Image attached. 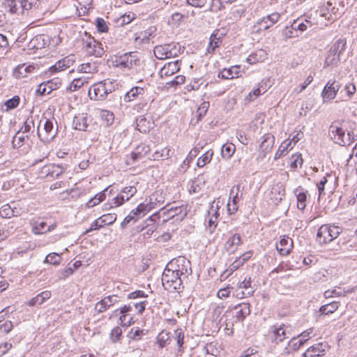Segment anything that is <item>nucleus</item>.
Returning <instances> with one entry per match:
<instances>
[{"label":"nucleus","instance_id":"c85d7f7f","mask_svg":"<svg viewBox=\"0 0 357 357\" xmlns=\"http://www.w3.org/2000/svg\"><path fill=\"white\" fill-rule=\"evenodd\" d=\"M137 129L142 133H146L150 130V129L152 128L153 123L147 121L146 118L144 116H139L137 121Z\"/></svg>","mask_w":357,"mask_h":357},{"label":"nucleus","instance_id":"a18cd8bd","mask_svg":"<svg viewBox=\"0 0 357 357\" xmlns=\"http://www.w3.org/2000/svg\"><path fill=\"white\" fill-rule=\"evenodd\" d=\"M169 46V56L176 57L178 56L184 49L181 50V47L178 43H168Z\"/></svg>","mask_w":357,"mask_h":357},{"label":"nucleus","instance_id":"9b49d317","mask_svg":"<svg viewBox=\"0 0 357 357\" xmlns=\"http://www.w3.org/2000/svg\"><path fill=\"white\" fill-rule=\"evenodd\" d=\"M146 206H144V204H140L138 205L136 209L132 210L129 215H128L123 222L121 224L122 228H125L128 224L130 223L131 220H134L135 222L137 220L138 218L145 215L147 212V209H146Z\"/></svg>","mask_w":357,"mask_h":357},{"label":"nucleus","instance_id":"69168bd1","mask_svg":"<svg viewBox=\"0 0 357 357\" xmlns=\"http://www.w3.org/2000/svg\"><path fill=\"white\" fill-rule=\"evenodd\" d=\"M340 59V58L338 56L333 54L328 50V54L326 57L325 64L327 66L335 65Z\"/></svg>","mask_w":357,"mask_h":357},{"label":"nucleus","instance_id":"ea45409f","mask_svg":"<svg viewBox=\"0 0 357 357\" xmlns=\"http://www.w3.org/2000/svg\"><path fill=\"white\" fill-rule=\"evenodd\" d=\"M78 70L84 73H93L98 71V66L95 63H85L79 66Z\"/></svg>","mask_w":357,"mask_h":357},{"label":"nucleus","instance_id":"79ce46f5","mask_svg":"<svg viewBox=\"0 0 357 357\" xmlns=\"http://www.w3.org/2000/svg\"><path fill=\"white\" fill-rule=\"evenodd\" d=\"M148 151L149 148L147 146H138L136 150L131 153V159L132 162L142 158Z\"/></svg>","mask_w":357,"mask_h":357},{"label":"nucleus","instance_id":"dca6fc26","mask_svg":"<svg viewBox=\"0 0 357 357\" xmlns=\"http://www.w3.org/2000/svg\"><path fill=\"white\" fill-rule=\"evenodd\" d=\"M293 247V241L288 236H282L279 241L276 243V249L281 255H288Z\"/></svg>","mask_w":357,"mask_h":357},{"label":"nucleus","instance_id":"f257e3e1","mask_svg":"<svg viewBox=\"0 0 357 357\" xmlns=\"http://www.w3.org/2000/svg\"><path fill=\"white\" fill-rule=\"evenodd\" d=\"M162 284L166 290L178 292L188 284V280L165 267L162 275Z\"/></svg>","mask_w":357,"mask_h":357},{"label":"nucleus","instance_id":"c9c22d12","mask_svg":"<svg viewBox=\"0 0 357 357\" xmlns=\"http://www.w3.org/2000/svg\"><path fill=\"white\" fill-rule=\"evenodd\" d=\"M307 341V339H299L298 337H293L288 343L286 348L287 353L296 351Z\"/></svg>","mask_w":357,"mask_h":357},{"label":"nucleus","instance_id":"de8ad7c7","mask_svg":"<svg viewBox=\"0 0 357 357\" xmlns=\"http://www.w3.org/2000/svg\"><path fill=\"white\" fill-rule=\"evenodd\" d=\"M220 43L221 40L219 38H217L215 35H211L207 48L208 52L209 54H213L215 49L220 46Z\"/></svg>","mask_w":357,"mask_h":357},{"label":"nucleus","instance_id":"5701e85b","mask_svg":"<svg viewBox=\"0 0 357 357\" xmlns=\"http://www.w3.org/2000/svg\"><path fill=\"white\" fill-rule=\"evenodd\" d=\"M52 296V293L50 291H44L40 294H38L36 296L31 298L28 305L29 306H38L45 303L47 300L50 299Z\"/></svg>","mask_w":357,"mask_h":357},{"label":"nucleus","instance_id":"2eb2a0df","mask_svg":"<svg viewBox=\"0 0 357 357\" xmlns=\"http://www.w3.org/2000/svg\"><path fill=\"white\" fill-rule=\"evenodd\" d=\"M5 6L12 14H23L25 10H29L23 0H7Z\"/></svg>","mask_w":357,"mask_h":357},{"label":"nucleus","instance_id":"bf43d9fd","mask_svg":"<svg viewBox=\"0 0 357 357\" xmlns=\"http://www.w3.org/2000/svg\"><path fill=\"white\" fill-rule=\"evenodd\" d=\"M29 136L28 135H26V136H24V135H20V131H19L15 135V137H13V145L15 148L16 147H20L26 138H28Z\"/></svg>","mask_w":357,"mask_h":357},{"label":"nucleus","instance_id":"423d86ee","mask_svg":"<svg viewBox=\"0 0 357 357\" xmlns=\"http://www.w3.org/2000/svg\"><path fill=\"white\" fill-rule=\"evenodd\" d=\"M340 233V229L334 225H324L318 230L317 238L319 243H327L336 238Z\"/></svg>","mask_w":357,"mask_h":357},{"label":"nucleus","instance_id":"cd10ccee","mask_svg":"<svg viewBox=\"0 0 357 357\" xmlns=\"http://www.w3.org/2000/svg\"><path fill=\"white\" fill-rule=\"evenodd\" d=\"M280 15L278 13H273L266 17L262 18L257 22L258 25H262L263 23H269V24L264 25V29H268L270 26L275 24L280 19Z\"/></svg>","mask_w":357,"mask_h":357},{"label":"nucleus","instance_id":"aec40b11","mask_svg":"<svg viewBox=\"0 0 357 357\" xmlns=\"http://www.w3.org/2000/svg\"><path fill=\"white\" fill-rule=\"evenodd\" d=\"M262 139L259 148L265 155L272 150L275 142V137L271 133H267L262 137Z\"/></svg>","mask_w":357,"mask_h":357},{"label":"nucleus","instance_id":"774afa93","mask_svg":"<svg viewBox=\"0 0 357 357\" xmlns=\"http://www.w3.org/2000/svg\"><path fill=\"white\" fill-rule=\"evenodd\" d=\"M34 128V121L32 117L28 118L24 122V126L21 128V131L23 134L29 133L31 129Z\"/></svg>","mask_w":357,"mask_h":357},{"label":"nucleus","instance_id":"39448f33","mask_svg":"<svg viewBox=\"0 0 357 357\" xmlns=\"http://www.w3.org/2000/svg\"><path fill=\"white\" fill-rule=\"evenodd\" d=\"M43 122L44 133H40L38 130V135L41 141L44 142H50L57 135L58 126L56 121L52 118V119L43 117L40 121V123Z\"/></svg>","mask_w":357,"mask_h":357},{"label":"nucleus","instance_id":"3c124183","mask_svg":"<svg viewBox=\"0 0 357 357\" xmlns=\"http://www.w3.org/2000/svg\"><path fill=\"white\" fill-rule=\"evenodd\" d=\"M45 86L47 88V94H50L52 91L57 89L61 85V80L59 78H54L47 82H45Z\"/></svg>","mask_w":357,"mask_h":357},{"label":"nucleus","instance_id":"e433bc0d","mask_svg":"<svg viewBox=\"0 0 357 357\" xmlns=\"http://www.w3.org/2000/svg\"><path fill=\"white\" fill-rule=\"evenodd\" d=\"M167 213L171 215V217L179 215L181 217V220H182L187 215V209L183 205L172 206L167 210Z\"/></svg>","mask_w":357,"mask_h":357},{"label":"nucleus","instance_id":"a19ab883","mask_svg":"<svg viewBox=\"0 0 357 357\" xmlns=\"http://www.w3.org/2000/svg\"><path fill=\"white\" fill-rule=\"evenodd\" d=\"M169 333L166 331L160 332L157 337V344L160 348L165 347L169 341Z\"/></svg>","mask_w":357,"mask_h":357},{"label":"nucleus","instance_id":"2f4dec72","mask_svg":"<svg viewBox=\"0 0 357 357\" xmlns=\"http://www.w3.org/2000/svg\"><path fill=\"white\" fill-rule=\"evenodd\" d=\"M44 169H46L47 176L52 178H58L64 172L63 167L60 165H55L45 166Z\"/></svg>","mask_w":357,"mask_h":357},{"label":"nucleus","instance_id":"6e6552de","mask_svg":"<svg viewBox=\"0 0 357 357\" xmlns=\"http://www.w3.org/2000/svg\"><path fill=\"white\" fill-rule=\"evenodd\" d=\"M251 283V278L238 281L236 287H231L233 296L239 299L251 296L255 291V288Z\"/></svg>","mask_w":357,"mask_h":357},{"label":"nucleus","instance_id":"f8f14e48","mask_svg":"<svg viewBox=\"0 0 357 357\" xmlns=\"http://www.w3.org/2000/svg\"><path fill=\"white\" fill-rule=\"evenodd\" d=\"M328 349L326 342H319L309 347L303 354L304 357H318L324 356Z\"/></svg>","mask_w":357,"mask_h":357},{"label":"nucleus","instance_id":"09e8293b","mask_svg":"<svg viewBox=\"0 0 357 357\" xmlns=\"http://www.w3.org/2000/svg\"><path fill=\"white\" fill-rule=\"evenodd\" d=\"M14 210L9 204H5L0 208V216L3 218H10L15 216Z\"/></svg>","mask_w":357,"mask_h":357},{"label":"nucleus","instance_id":"7ed1b4c3","mask_svg":"<svg viewBox=\"0 0 357 357\" xmlns=\"http://www.w3.org/2000/svg\"><path fill=\"white\" fill-rule=\"evenodd\" d=\"M338 123H333L329 128V135L335 143L340 146H350L355 141L353 132L345 130L338 125Z\"/></svg>","mask_w":357,"mask_h":357},{"label":"nucleus","instance_id":"c03bdc74","mask_svg":"<svg viewBox=\"0 0 357 357\" xmlns=\"http://www.w3.org/2000/svg\"><path fill=\"white\" fill-rule=\"evenodd\" d=\"M306 23L301 21L300 19H297L293 22L291 25V29L294 31L299 30L301 31H304L307 29V24L311 26V22L310 21L305 20Z\"/></svg>","mask_w":357,"mask_h":357},{"label":"nucleus","instance_id":"603ef678","mask_svg":"<svg viewBox=\"0 0 357 357\" xmlns=\"http://www.w3.org/2000/svg\"><path fill=\"white\" fill-rule=\"evenodd\" d=\"M151 36L152 31L151 29H148L143 32H140L139 36L135 37V41L139 40L142 43H149Z\"/></svg>","mask_w":357,"mask_h":357},{"label":"nucleus","instance_id":"8fccbe9b","mask_svg":"<svg viewBox=\"0 0 357 357\" xmlns=\"http://www.w3.org/2000/svg\"><path fill=\"white\" fill-rule=\"evenodd\" d=\"M171 149L167 147L162 149L160 151H156L153 154L154 160L167 159L171 156Z\"/></svg>","mask_w":357,"mask_h":357},{"label":"nucleus","instance_id":"338daca9","mask_svg":"<svg viewBox=\"0 0 357 357\" xmlns=\"http://www.w3.org/2000/svg\"><path fill=\"white\" fill-rule=\"evenodd\" d=\"M185 77L183 75H179L176 76L172 80L167 82L166 85L167 86H177L184 83Z\"/></svg>","mask_w":357,"mask_h":357},{"label":"nucleus","instance_id":"e2e57ef3","mask_svg":"<svg viewBox=\"0 0 357 357\" xmlns=\"http://www.w3.org/2000/svg\"><path fill=\"white\" fill-rule=\"evenodd\" d=\"M132 323H134V321L133 316L132 314H128L127 315H120L119 324L122 326H128Z\"/></svg>","mask_w":357,"mask_h":357},{"label":"nucleus","instance_id":"ddd939ff","mask_svg":"<svg viewBox=\"0 0 357 357\" xmlns=\"http://www.w3.org/2000/svg\"><path fill=\"white\" fill-rule=\"evenodd\" d=\"M118 302L119 296L116 295L106 296L96 304L95 310L98 313H102Z\"/></svg>","mask_w":357,"mask_h":357},{"label":"nucleus","instance_id":"1a4fd4ad","mask_svg":"<svg viewBox=\"0 0 357 357\" xmlns=\"http://www.w3.org/2000/svg\"><path fill=\"white\" fill-rule=\"evenodd\" d=\"M85 50L88 54L96 57H101L105 52L102 45L90 36L86 41Z\"/></svg>","mask_w":357,"mask_h":357},{"label":"nucleus","instance_id":"4c0bfd02","mask_svg":"<svg viewBox=\"0 0 357 357\" xmlns=\"http://www.w3.org/2000/svg\"><path fill=\"white\" fill-rule=\"evenodd\" d=\"M338 307L339 302L337 301H333L328 304L324 305L319 308L320 316L332 314L338 309Z\"/></svg>","mask_w":357,"mask_h":357},{"label":"nucleus","instance_id":"680f3d73","mask_svg":"<svg viewBox=\"0 0 357 357\" xmlns=\"http://www.w3.org/2000/svg\"><path fill=\"white\" fill-rule=\"evenodd\" d=\"M100 219L101 223L105 225H112L116 220V215L115 214H105L99 218Z\"/></svg>","mask_w":357,"mask_h":357},{"label":"nucleus","instance_id":"4468645a","mask_svg":"<svg viewBox=\"0 0 357 357\" xmlns=\"http://www.w3.org/2000/svg\"><path fill=\"white\" fill-rule=\"evenodd\" d=\"M340 88V84L335 80H329L326 84L323 91V98H327L328 100H333L335 98L337 92Z\"/></svg>","mask_w":357,"mask_h":357},{"label":"nucleus","instance_id":"9d476101","mask_svg":"<svg viewBox=\"0 0 357 357\" xmlns=\"http://www.w3.org/2000/svg\"><path fill=\"white\" fill-rule=\"evenodd\" d=\"M89 96L91 99H93L95 100H103L107 98L108 94L105 91L104 84H102V82H99L94 84L93 86L90 88L89 91Z\"/></svg>","mask_w":357,"mask_h":357},{"label":"nucleus","instance_id":"6e6d98bb","mask_svg":"<svg viewBox=\"0 0 357 357\" xmlns=\"http://www.w3.org/2000/svg\"><path fill=\"white\" fill-rule=\"evenodd\" d=\"M61 260V256L56 252H53L47 255L44 260V263H48L53 265H58L60 264Z\"/></svg>","mask_w":357,"mask_h":357},{"label":"nucleus","instance_id":"b1692460","mask_svg":"<svg viewBox=\"0 0 357 357\" xmlns=\"http://www.w3.org/2000/svg\"><path fill=\"white\" fill-rule=\"evenodd\" d=\"M73 61L70 59V56L66 57L59 61H57L54 66L50 68L51 73H56L62 71L67 68H69L73 65Z\"/></svg>","mask_w":357,"mask_h":357},{"label":"nucleus","instance_id":"f3484780","mask_svg":"<svg viewBox=\"0 0 357 357\" xmlns=\"http://www.w3.org/2000/svg\"><path fill=\"white\" fill-rule=\"evenodd\" d=\"M180 66L181 61L178 60L166 63L160 71V77L162 78L174 75L180 70Z\"/></svg>","mask_w":357,"mask_h":357},{"label":"nucleus","instance_id":"393cba45","mask_svg":"<svg viewBox=\"0 0 357 357\" xmlns=\"http://www.w3.org/2000/svg\"><path fill=\"white\" fill-rule=\"evenodd\" d=\"M31 231L34 234H43L51 231V227H47L45 222H38L32 220L31 222Z\"/></svg>","mask_w":357,"mask_h":357},{"label":"nucleus","instance_id":"49530a36","mask_svg":"<svg viewBox=\"0 0 357 357\" xmlns=\"http://www.w3.org/2000/svg\"><path fill=\"white\" fill-rule=\"evenodd\" d=\"M291 142L284 141V142H282L275 153V159L276 160L278 158H280L287 155V153H288L289 148L291 146Z\"/></svg>","mask_w":357,"mask_h":357},{"label":"nucleus","instance_id":"20e7f679","mask_svg":"<svg viewBox=\"0 0 357 357\" xmlns=\"http://www.w3.org/2000/svg\"><path fill=\"white\" fill-rule=\"evenodd\" d=\"M166 267L187 280H188V276L192 274L191 263L185 257L180 256L172 259Z\"/></svg>","mask_w":357,"mask_h":357},{"label":"nucleus","instance_id":"473e14b6","mask_svg":"<svg viewBox=\"0 0 357 357\" xmlns=\"http://www.w3.org/2000/svg\"><path fill=\"white\" fill-rule=\"evenodd\" d=\"M154 55L158 59H165L170 58L169 56V46L168 44L163 45H157L153 50Z\"/></svg>","mask_w":357,"mask_h":357},{"label":"nucleus","instance_id":"412c9836","mask_svg":"<svg viewBox=\"0 0 357 357\" xmlns=\"http://www.w3.org/2000/svg\"><path fill=\"white\" fill-rule=\"evenodd\" d=\"M234 311L237 321H243L250 313V304L246 303H240L234 307Z\"/></svg>","mask_w":357,"mask_h":357},{"label":"nucleus","instance_id":"4be33fe9","mask_svg":"<svg viewBox=\"0 0 357 357\" xmlns=\"http://www.w3.org/2000/svg\"><path fill=\"white\" fill-rule=\"evenodd\" d=\"M307 191L301 186L298 187L294 190V195L297 199V206L300 210H304L306 206Z\"/></svg>","mask_w":357,"mask_h":357},{"label":"nucleus","instance_id":"58836bf2","mask_svg":"<svg viewBox=\"0 0 357 357\" xmlns=\"http://www.w3.org/2000/svg\"><path fill=\"white\" fill-rule=\"evenodd\" d=\"M236 151V146L232 143H226L222 146L221 154L223 158L229 159Z\"/></svg>","mask_w":357,"mask_h":357},{"label":"nucleus","instance_id":"13d9d810","mask_svg":"<svg viewBox=\"0 0 357 357\" xmlns=\"http://www.w3.org/2000/svg\"><path fill=\"white\" fill-rule=\"evenodd\" d=\"M209 107L208 102H202L197 110V121L201 120V119L206 114Z\"/></svg>","mask_w":357,"mask_h":357},{"label":"nucleus","instance_id":"0eeeda50","mask_svg":"<svg viewBox=\"0 0 357 357\" xmlns=\"http://www.w3.org/2000/svg\"><path fill=\"white\" fill-rule=\"evenodd\" d=\"M137 192L135 186H128L122 189L121 194L112 199V203H107L104 205V210L107 211L113 207L122 205L126 201H128Z\"/></svg>","mask_w":357,"mask_h":357},{"label":"nucleus","instance_id":"6ab92c4d","mask_svg":"<svg viewBox=\"0 0 357 357\" xmlns=\"http://www.w3.org/2000/svg\"><path fill=\"white\" fill-rule=\"evenodd\" d=\"M75 129L86 131L89 126L87 114L82 113L75 116L73 119Z\"/></svg>","mask_w":357,"mask_h":357},{"label":"nucleus","instance_id":"0e129e2a","mask_svg":"<svg viewBox=\"0 0 357 357\" xmlns=\"http://www.w3.org/2000/svg\"><path fill=\"white\" fill-rule=\"evenodd\" d=\"M101 82L102 84H104L105 91L107 93V94H109L115 91L116 84L114 81L111 80L109 79H107Z\"/></svg>","mask_w":357,"mask_h":357},{"label":"nucleus","instance_id":"a211bd4d","mask_svg":"<svg viewBox=\"0 0 357 357\" xmlns=\"http://www.w3.org/2000/svg\"><path fill=\"white\" fill-rule=\"evenodd\" d=\"M164 202L165 198L162 195V192L156 191L150 196L149 203L144 204V206H146V209H147V212H149L156 206H159L160 205L164 204Z\"/></svg>","mask_w":357,"mask_h":357},{"label":"nucleus","instance_id":"4d7b16f0","mask_svg":"<svg viewBox=\"0 0 357 357\" xmlns=\"http://www.w3.org/2000/svg\"><path fill=\"white\" fill-rule=\"evenodd\" d=\"M132 311V305L131 303H129L128 305H123V307H121L119 309L115 310L112 312V316H117L119 314L127 315L128 314H131Z\"/></svg>","mask_w":357,"mask_h":357},{"label":"nucleus","instance_id":"864d4df0","mask_svg":"<svg viewBox=\"0 0 357 357\" xmlns=\"http://www.w3.org/2000/svg\"><path fill=\"white\" fill-rule=\"evenodd\" d=\"M357 289V286L348 288V289H342L340 287H335L333 289V295L335 296H345L347 294H351L354 292Z\"/></svg>","mask_w":357,"mask_h":357},{"label":"nucleus","instance_id":"37998d69","mask_svg":"<svg viewBox=\"0 0 357 357\" xmlns=\"http://www.w3.org/2000/svg\"><path fill=\"white\" fill-rule=\"evenodd\" d=\"M213 155L212 149L208 150L204 154L199 158L197 160V166L199 167H204L207 163H209Z\"/></svg>","mask_w":357,"mask_h":357},{"label":"nucleus","instance_id":"f704fd0d","mask_svg":"<svg viewBox=\"0 0 357 357\" xmlns=\"http://www.w3.org/2000/svg\"><path fill=\"white\" fill-rule=\"evenodd\" d=\"M285 335H286V331L283 326H280L279 327L275 326L272 331L271 338L276 343H279L286 338Z\"/></svg>","mask_w":357,"mask_h":357},{"label":"nucleus","instance_id":"7c9ffc66","mask_svg":"<svg viewBox=\"0 0 357 357\" xmlns=\"http://www.w3.org/2000/svg\"><path fill=\"white\" fill-rule=\"evenodd\" d=\"M238 67L234 66L229 68H224L218 73V77L225 79H231L234 77H238L239 71L237 70Z\"/></svg>","mask_w":357,"mask_h":357},{"label":"nucleus","instance_id":"5fc2aeb1","mask_svg":"<svg viewBox=\"0 0 357 357\" xmlns=\"http://www.w3.org/2000/svg\"><path fill=\"white\" fill-rule=\"evenodd\" d=\"M101 119L105 122L107 126L112 124L114 119V114L108 110H102L100 112Z\"/></svg>","mask_w":357,"mask_h":357},{"label":"nucleus","instance_id":"c756f323","mask_svg":"<svg viewBox=\"0 0 357 357\" xmlns=\"http://www.w3.org/2000/svg\"><path fill=\"white\" fill-rule=\"evenodd\" d=\"M346 40L340 38L337 40L330 48V52L340 57V55L344 52L346 47Z\"/></svg>","mask_w":357,"mask_h":357},{"label":"nucleus","instance_id":"052dcab7","mask_svg":"<svg viewBox=\"0 0 357 357\" xmlns=\"http://www.w3.org/2000/svg\"><path fill=\"white\" fill-rule=\"evenodd\" d=\"M303 163V158L301 153L293 155L290 158V167L291 169H296L298 164L301 165Z\"/></svg>","mask_w":357,"mask_h":357},{"label":"nucleus","instance_id":"a878e982","mask_svg":"<svg viewBox=\"0 0 357 357\" xmlns=\"http://www.w3.org/2000/svg\"><path fill=\"white\" fill-rule=\"evenodd\" d=\"M241 242V238L240 235L235 234L228 238L225 243V248L227 251L234 252Z\"/></svg>","mask_w":357,"mask_h":357},{"label":"nucleus","instance_id":"72a5a7b5","mask_svg":"<svg viewBox=\"0 0 357 357\" xmlns=\"http://www.w3.org/2000/svg\"><path fill=\"white\" fill-rule=\"evenodd\" d=\"M88 83V77H82L74 79L70 84L67 86L66 90L70 92L81 89L85 84Z\"/></svg>","mask_w":357,"mask_h":357},{"label":"nucleus","instance_id":"bb28decb","mask_svg":"<svg viewBox=\"0 0 357 357\" xmlns=\"http://www.w3.org/2000/svg\"><path fill=\"white\" fill-rule=\"evenodd\" d=\"M145 93V89L139 86H134L124 96L125 102H130L139 96Z\"/></svg>","mask_w":357,"mask_h":357},{"label":"nucleus","instance_id":"f03ea898","mask_svg":"<svg viewBox=\"0 0 357 357\" xmlns=\"http://www.w3.org/2000/svg\"><path fill=\"white\" fill-rule=\"evenodd\" d=\"M113 66L121 70H130L139 66L140 60L136 52H126L119 56H115L112 60Z\"/></svg>","mask_w":357,"mask_h":357}]
</instances>
